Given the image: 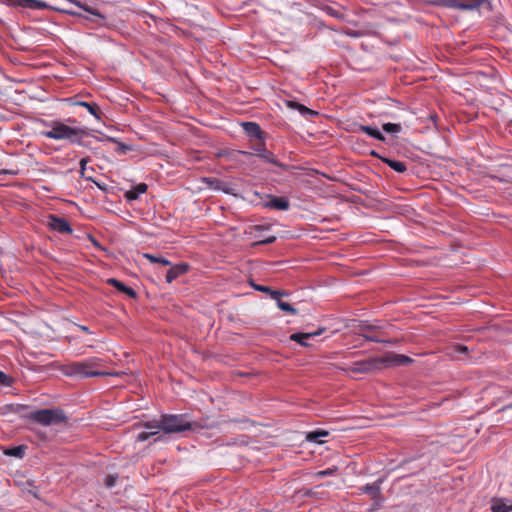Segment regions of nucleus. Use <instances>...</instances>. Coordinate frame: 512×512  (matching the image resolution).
<instances>
[{
	"label": "nucleus",
	"mask_w": 512,
	"mask_h": 512,
	"mask_svg": "<svg viewBox=\"0 0 512 512\" xmlns=\"http://www.w3.org/2000/svg\"><path fill=\"white\" fill-rule=\"evenodd\" d=\"M144 427L150 431H143L139 433L137 436V441L139 442L148 440L151 436L158 434L159 430L170 434L180 433L187 430L196 431L203 428L199 423L190 421L185 414L163 415L159 421L154 420L146 422Z\"/></svg>",
	"instance_id": "1"
},
{
	"label": "nucleus",
	"mask_w": 512,
	"mask_h": 512,
	"mask_svg": "<svg viewBox=\"0 0 512 512\" xmlns=\"http://www.w3.org/2000/svg\"><path fill=\"white\" fill-rule=\"evenodd\" d=\"M50 130L43 131L42 135L47 139L56 141L67 140L72 144L82 145V141L87 136L85 128L70 126L61 120H53L45 124Z\"/></svg>",
	"instance_id": "2"
},
{
	"label": "nucleus",
	"mask_w": 512,
	"mask_h": 512,
	"mask_svg": "<svg viewBox=\"0 0 512 512\" xmlns=\"http://www.w3.org/2000/svg\"><path fill=\"white\" fill-rule=\"evenodd\" d=\"M102 359L91 357L82 361L70 362L62 367V373L68 377L90 378L111 375L101 371Z\"/></svg>",
	"instance_id": "3"
},
{
	"label": "nucleus",
	"mask_w": 512,
	"mask_h": 512,
	"mask_svg": "<svg viewBox=\"0 0 512 512\" xmlns=\"http://www.w3.org/2000/svg\"><path fill=\"white\" fill-rule=\"evenodd\" d=\"M29 418L41 425L50 426L67 421V417L60 409H40L31 412Z\"/></svg>",
	"instance_id": "4"
},
{
	"label": "nucleus",
	"mask_w": 512,
	"mask_h": 512,
	"mask_svg": "<svg viewBox=\"0 0 512 512\" xmlns=\"http://www.w3.org/2000/svg\"><path fill=\"white\" fill-rule=\"evenodd\" d=\"M436 4L445 8L473 11L480 8L491 10V3L489 0H436Z\"/></svg>",
	"instance_id": "5"
},
{
	"label": "nucleus",
	"mask_w": 512,
	"mask_h": 512,
	"mask_svg": "<svg viewBox=\"0 0 512 512\" xmlns=\"http://www.w3.org/2000/svg\"><path fill=\"white\" fill-rule=\"evenodd\" d=\"M386 362L387 359L383 357L368 358L353 362L347 370L352 373H370L386 367Z\"/></svg>",
	"instance_id": "6"
},
{
	"label": "nucleus",
	"mask_w": 512,
	"mask_h": 512,
	"mask_svg": "<svg viewBox=\"0 0 512 512\" xmlns=\"http://www.w3.org/2000/svg\"><path fill=\"white\" fill-rule=\"evenodd\" d=\"M47 227L61 234H72L73 229L64 217L50 214L47 219Z\"/></svg>",
	"instance_id": "7"
},
{
	"label": "nucleus",
	"mask_w": 512,
	"mask_h": 512,
	"mask_svg": "<svg viewBox=\"0 0 512 512\" xmlns=\"http://www.w3.org/2000/svg\"><path fill=\"white\" fill-rule=\"evenodd\" d=\"M269 201L264 203V207L275 210L287 211L290 208V202L287 197L267 196Z\"/></svg>",
	"instance_id": "8"
},
{
	"label": "nucleus",
	"mask_w": 512,
	"mask_h": 512,
	"mask_svg": "<svg viewBox=\"0 0 512 512\" xmlns=\"http://www.w3.org/2000/svg\"><path fill=\"white\" fill-rule=\"evenodd\" d=\"M66 102L70 105L81 106L87 109V111L94 116L97 120L101 119V109L96 103H89L85 101H75L73 98H66Z\"/></svg>",
	"instance_id": "9"
},
{
	"label": "nucleus",
	"mask_w": 512,
	"mask_h": 512,
	"mask_svg": "<svg viewBox=\"0 0 512 512\" xmlns=\"http://www.w3.org/2000/svg\"><path fill=\"white\" fill-rule=\"evenodd\" d=\"M189 270V265L187 263H179L170 267V269L166 273V281L171 283L178 277L186 274Z\"/></svg>",
	"instance_id": "10"
},
{
	"label": "nucleus",
	"mask_w": 512,
	"mask_h": 512,
	"mask_svg": "<svg viewBox=\"0 0 512 512\" xmlns=\"http://www.w3.org/2000/svg\"><path fill=\"white\" fill-rule=\"evenodd\" d=\"M242 127L245 131V133L251 137V138H255L257 140H263L264 139V131H262L261 127L259 126V124L255 123V122H244L242 124Z\"/></svg>",
	"instance_id": "11"
},
{
	"label": "nucleus",
	"mask_w": 512,
	"mask_h": 512,
	"mask_svg": "<svg viewBox=\"0 0 512 512\" xmlns=\"http://www.w3.org/2000/svg\"><path fill=\"white\" fill-rule=\"evenodd\" d=\"M492 512H511L512 499L494 498L491 504Z\"/></svg>",
	"instance_id": "12"
},
{
	"label": "nucleus",
	"mask_w": 512,
	"mask_h": 512,
	"mask_svg": "<svg viewBox=\"0 0 512 512\" xmlns=\"http://www.w3.org/2000/svg\"><path fill=\"white\" fill-rule=\"evenodd\" d=\"M325 331L324 328H321V329H318L314 332H308V333H293L291 336H290V340L294 341V342H297L299 344H301L302 346H308V343L306 342V340L314 337V336H319L321 335L323 332Z\"/></svg>",
	"instance_id": "13"
},
{
	"label": "nucleus",
	"mask_w": 512,
	"mask_h": 512,
	"mask_svg": "<svg viewBox=\"0 0 512 512\" xmlns=\"http://www.w3.org/2000/svg\"><path fill=\"white\" fill-rule=\"evenodd\" d=\"M107 284L113 286L114 288H116L118 291L126 294L128 297L130 298H136L137 297V293L135 292V290L129 286H126L123 282L115 279V278H109L107 279Z\"/></svg>",
	"instance_id": "14"
},
{
	"label": "nucleus",
	"mask_w": 512,
	"mask_h": 512,
	"mask_svg": "<svg viewBox=\"0 0 512 512\" xmlns=\"http://www.w3.org/2000/svg\"><path fill=\"white\" fill-rule=\"evenodd\" d=\"M322 10L327 13L329 16L334 17L339 20L345 19V14L343 12L344 8L340 5L332 6V5H324Z\"/></svg>",
	"instance_id": "15"
},
{
	"label": "nucleus",
	"mask_w": 512,
	"mask_h": 512,
	"mask_svg": "<svg viewBox=\"0 0 512 512\" xmlns=\"http://www.w3.org/2000/svg\"><path fill=\"white\" fill-rule=\"evenodd\" d=\"M147 191V185L145 183H140L133 187L132 189L125 192V198L128 201H133L138 199V197Z\"/></svg>",
	"instance_id": "16"
},
{
	"label": "nucleus",
	"mask_w": 512,
	"mask_h": 512,
	"mask_svg": "<svg viewBox=\"0 0 512 512\" xmlns=\"http://www.w3.org/2000/svg\"><path fill=\"white\" fill-rule=\"evenodd\" d=\"M17 4L21 7L30 9H46L51 7L46 2L39 0H17Z\"/></svg>",
	"instance_id": "17"
},
{
	"label": "nucleus",
	"mask_w": 512,
	"mask_h": 512,
	"mask_svg": "<svg viewBox=\"0 0 512 512\" xmlns=\"http://www.w3.org/2000/svg\"><path fill=\"white\" fill-rule=\"evenodd\" d=\"M381 161L385 164H387L391 169L398 173H403L407 170V166L402 161H396L385 157H379Z\"/></svg>",
	"instance_id": "18"
},
{
	"label": "nucleus",
	"mask_w": 512,
	"mask_h": 512,
	"mask_svg": "<svg viewBox=\"0 0 512 512\" xmlns=\"http://www.w3.org/2000/svg\"><path fill=\"white\" fill-rule=\"evenodd\" d=\"M360 336H362L365 340L375 343H388L389 341L383 339L381 336L383 335L382 330L378 332H358Z\"/></svg>",
	"instance_id": "19"
},
{
	"label": "nucleus",
	"mask_w": 512,
	"mask_h": 512,
	"mask_svg": "<svg viewBox=\"0 0 512 512\" xmlns=\"http://www.w3.org/2000/svg\"><path fill=\"white\" fill-rule=\"evenodd\" d=\"M380 330H382V326L379 325L378 321H375L373 323H370L368 321H364V322H361L359 324V331L358 332L370 333V332H378Z\"/></svg>",
	"instance_id": "20"
},
{
	"label": "nucleus",
	"mask_w": 512,
	"mask_h": 512,
	"mask_svg": "<svg viewBox=\"0 0 512 512\" xmlns=\"http://www.w3.org/2000/svg\"><path fill=\"white\" fill-rule=\"evenodd\" d=\"M359 130L364 132L365 134L369 135L370 137H373L379 141H384L385 137L384 135L377 129L373 128L371 126L361 125L359 127Z\"/></svg>",
	"instance_id": "21"
},
{
	"label": "nucleus",
	"mask_w": 512,
	"mask_h": 512,
	"mask_svg": "<svg viewBox=\"0 0 512 512\" xmlns=\"http://www.w3.org/2000/svg\"><path fill=\"white\" fill-rule=\"evenodd\" d=\"M329 435L328 431H325V430H317V431H312V432H309L306 436V439L310 442H315V443H323V441L320 439L321 437H327Z\"/></svg>",
	"instance_id": "22"
},
{
	"label": "nucleus",
	"mask_w": 512,
	"mask_h": 512,
	"mask_svg": "<svg viewBox=\"0 0 512 512\" xmlns=\"http://www.w3.org/2000/svg\"><path fill=\"white\" fill-rule=\"evenodd\" d=\"M288 106L291 108L297 109L302 115H316L317 114V112H315L297 102L289 101Z\"/></svg>",
	"instance_id": "23"
},
{
	"label": "nucleus",
	"mask_w": 512,
	"mask_h": 512,
	"mask_svg": "<svg viewBox=\"0 0 512 512\" xmlns=\"http://www.w3.org/2000/svg\"><path fill=\"white\" fill-rule=\"evenodd\" d=\"M385 359H387L386 366L388 364H406L412 361L408 356L405 355H394L391 358L386 357Z\"/></svg>",
	"instance_id": "24"
},
{
	"label": "nucleus",
	"mask_w": 512,
	"mask_h": 512,
	"mask_svg": "<svg viewBox=\"0 0 512 512\" xmlns=\"http://www.w3.org/2000/svg\"><path fill=\"white\" fill-rule=\"evenodd\" d=\"M25 450H26V446L19 445V446L12 447V448L5 450L4 453L8 456L22 458L25 454Z\"/></svg>",
	"instance_id": "25"
},
{
	"label": "nucleus",
	"mask_w": 512,
	"mask_h": 512,
	"mask_svg": "<svg viewBox=\"0 0 512 512\" xmlns=\"http://www.w3.org/2000/svg\"><path fill=\"white\" fill-rule=\"evenodd\" d=\"M143 256L144 258L148 259L151 263H158L163 266H171V262L166 258L158 257L149 253H145Z\"/></svg>",
	"instance_id": "26"
},
{
	"label": "nucleus",
	"mask_w": 512,
	"mask_h": 512,
	"mask_svg": "<svg viewBox=\"0 0 512 512\" xmlns=\"http://www.w3.org/2000/svg\"><path fill=\"white\" fill-rule=\"evenodd\" d=\"M258 157H260L261 159H263L264 161L268 162V163H271L275 166H280L278 160L276 159L275 155L268 151L267 149L263 152V153H259L257 154Z\"/></svg>",
	"instance_id": "27"
},
{
	"label": "nucleus",
	"mask_w": 512,
	"mask_h": 512,
	"mask_svg": "<svg viewBox=\"0 0 512 512\" xmlns=\"http://www.w3.org/2000/svg\"><path fill=\"white\" fill-rule=\"evenodd\" d=\"M382 128L387 133H399L401 131V125L395 123H385Z\"/></svg>",
	"instance_id": "28"
},
{
	"label": "nucleus",
	"mask_w": 512,
	"mask_h": 512,
	"mask_svg": "<svg viewBox=\"0 0 512 512\" xmlns=\"http://www.w3.org/2000/svg\"><path fill=\"white\" fill-rule=\"evenodd\" d=\"M277 306L282 310L290 314H296L297 310L289 303L278 300Z\"/></svg>",
	"instance_id": "29"
},
{
	"label": "nucleus",
	"mask_w": 512,
	"mask_h": 512,
	"mask_svg": "<svg viewBox=\"0 0 512 512\" xmlns=\"http://www.w3.org/2000/svg\"><path fill=\"white\" fill-rule=\"evenodd\" d=\"M337 470H338L337 467H331V468H327L325 470H320L315 474V477L324 478L327 476H333L337 472Z\"/></svg>",
	"instance_id": "30"
},
{
	"label": "nucleus",
	"mask_w": 512,
	"mask_h": 512,
	"mask_svg": "<svg viewBox=\"0 0 512 512\" xmlns=\"http://www.w3.org/2000/svg\"><path fill=\"white\" fill-rule=\"evenodd\" d=\"M362 491L368 494L376 495L379 493V487L376 486L375 484H366L362 488Z\"/></svg>",
	"instance_id": "31"
},
{
	"label": "nucleus",
	"mask_w": 512,
	"mask_h": 512,
	"mask_svg": "<svg viewBox=\"0 0 512 512\" xmlns=\"http://www.w3.org/2000/svg\"><path fill=\"white\" fill-rule=\"evenodd\" d=\"M50 8H52V9H54L56 11H59V12L70 14V15H76L77 14L75 11L64 7L63 4H60L58 6H51Z\"/></svg>",
	"instance_id": "32"
},
{
	"label": "nucleus",
	"mask_w": 512,
	"mask_h": 512,
	"mask_svg": "<svg viewBox=\"0 0 512 512\" xmlns=\"http://www.w3.org/2000/svg\"><path fill=\"white\" fill-rule=\"evenodd\" d=\"M343 33L352 38H359L364 35V33L361 31H356V30H351V29H345L343 31Z\"/></svg>",
	"instance_id": "33"
},
{
	"label": "nucleus",
	"mask_w": 512,
	"mask_h": 512,
	"mask_svg": "<svg viewBox=\"0 0 512 512\" xmlns=\"http://www.w3.org/2000/svg\"><path fill=\"white\" fill-rule=\"evenodd\" d=\"M0 385L1 386H10L11 385V378L2 371H0Z\"/></svg>",
	"instance_id": "34"
},
{
	"label": "nucleus",
	"mask_w": 512,
	"mask_h": 512,
	"mask_svg": "<svg viewBox=\"0 0 512 512\" xmlns=\"http://www.w3.org/2000/svg\"><path fill=\"white\" fill-rule=\"evenodd\" d=\"M116 480H117V477L113 476V475H108L106 478H105V485L108 487V488H112L115 483H116Z\"/></svg>",
	"instance_id": "35"
},
{
	"label": "nucleus",
	"mask_w": 512,
	"mask_h": 512,
	"mask_svg": "<svg viewBox=\"0 0 512 512\" xmlns=\"http://www.w3.org/2000/svg\"><path fill=\"white\" fill-rule=\"evenodd\" d=\"M89 161H90L89 157H85L80 160V174L82 177L84 176V173L86 170V165Z\"/></svg>",
	"instance_id": "36"
},
{
	"label": "nucleus",
	"mask_w": 512,
	"mask_h": 512,
	"mask_svg": "<svg viewBox=\"0 0 512 512\" xmlns=\"http://www.w3.org/2000/svg\"><path fill=\"white\" fill-rule=\"evenodd\" d=\"M258 141L259 142L254 147V149L257 152V154L263 153L266 150L264 139L263 140H258Z\"/></svg>",
	"instance_id": "37"
},
{
	"label": "nucleus",
	"mask_w": 512,
	"mask_h": 512,
	"mask_svg": "<svg viewBox=\"0 0 512 512\" xmlns=\"http://www.w3.org/2000/svg\"><path fill=\"white\" fill-rule=\"evenodd\" d=\"M276 241V237L275 236H269V237H266L262 240H259L256 244H272Z\"/></svg>",
	"instance_id": "38"
},
{
	"label": "nucleus",
	"mask_w": 512,
	"mask_h": 512,
	"mask_svg": "<svg viewBox=\"0 0 512 512\" xmlns=\"http://www.w3.org/2000/svg\"><path fill=\"white\" fill-rule=\"evenodd\" d=\"M251 285L254 287L255 290L260 291V292L268 293L270 291V287H268V286L257 285L254 283H252Z\"/></svg>",
	"instance_id": "39"
},
{
	"label": "nucleus",
	"mask_w": 512,
	"mask_h": 512,
	"mask_svg": "<svg viewBox=\"0 0 512 512\" xmlns=\"http://www.w3.org/2000/svg\"><path fill=\"white\" fill-rule=\"evenodd\" d=\"M268 294H270L271 298H273V299H275V300H277V301H278V300H279V297H280L281 295H283L284 293H283V292H281V291H278V290H272V289L270 288V291L268 292Z\"/></svg>",
	"instance_id": "40"
},
{
	"label": "nucleus",
	"mask_w": 512,
	"mask_h": 512,
	"mask_svg": "<svg viewBox=\"0 0 512 512\" xmlns=\"http://www.w3.org/2000/svg\"><path fill=\"white\" fill-rule=\"evenodd\" d=\"M457 350H458L459 352H461V353H467L468 348H467L466 346L459 345V346L457 347Z\"/></svg>",
	"instance_id": "41"
},
{
	"label": "nucleus",
	"mask_w": 512,
	"mask_h": 512,
	"mask_svg": "<svg viewBox=\"0 0 512 512\" xmlns=\"http://www.w3.org/2000/svg\"><path fill=\"white\" fill-rule=\"evenodd\" d=\"M265 229H266V226H263V225L254 226V230H256V231H263Z\"/></svg>",
	"instance_id": "42"
},
{
	"label": "nucleus",
	"mask_w": 512,
	"mask_h": 512,
	"mask_svg": "<svg viewBox=\"0 0 512 512\" xmlns=\"http://www.w3.org/2000/svg\"><path fill=\"white\" fill-rule=\"evenodd\" d=\"M66 121L68 123H70V124H75L77 122V120L75 118H72V117H69Z\"/></svg>",
	"instance_id": "43"
},
{
	"label": "nucleus",
	"mask_w": 512,
	"mask_h": 512,
	"mask_svg": "<svg viewBox=\"0 0 512 512\" xmlns=\"http://www.w3.org/2000/svg\"><path fill=\"white\" fill-rule=\"evenodd\" d=\"M80 329L85 333H90L89 328L87 326H79Z\"/></svg>",
	"instance_id": "44"
},
{
	"label": "nucleus",
	"mask_w": 512,
	"mask_h": 512,
	"mask_svg": "<svg viewBox=\"0 0 512 512\" xmlns=\"http://www.w3.org/2000/svg\"><path fill=\"white\" fill-rule=\"evenodd\" d=\"M371 155H372V156H375V157H379V156H378V154H377V152H374V151H372V152H371Z\"/></svg>",
	"instance_id": "45"
},
{
	"label": "nucleus",
	"mask_w": 512,
	"mask_h": 512,
	"mask_svg": "<svg viewBox=\"0 0 512 512\" xmlns=\"http://www.w3.org/2000/svg\"><path fill=\"white\" fill-rule=\"evenodd\" d=\"M4 173H6V174H10V175L15 174L14 172H9V171H4Z\"/></svg>",
	"instance_id": "46"
},
{
	"label": "nucleus",
	"mask_w": 512,
	"mask_h": 512,
	"mask_svg": "<svg viewBox=\"0 0 512 512\" xmlns=\"http://www.w3.org/2000/svg\"><path fill=\"white\" fill-rule=\"evenodd\" d=\"M511 124H512V121H511Z\"/></svg>",
	"instance_id": "47"
}]
</instances>
